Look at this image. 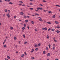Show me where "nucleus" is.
Returning <instances> with one entry per match:
<instances>
[{
  "instance_id": "nucleus-1",
  "label": "nucleus",
  "mask_w": 60,
  "mask_h": 60,
  "mask_svg": "<svg viewBox=\"0 0 60 60\" xmlns=\"http://www.w3.org/2000/svg\"><path fill=\"white\" fill-rule=\"evenodd\" d=\"M42 30H45V31H47V30L48 29H47L46 27H45V28H42Z\"/></svg>"
},
{
  "instance_id": "nucleus-2",
  "label": "nucleus",
  "mask_w": 60,
  "mask_h": 60,
  "mask_svg": "<svg viewBox=\"0 0 60 60\" xmlns=\"http://www.w3.org/2000/svg\"><path fill=\"white\" fill-rule=\"evenodd\" d=\"M56 32L57 33H59L60 32V31L59 30H57L56 31Z\"/></svg>"
},
{
  "instance_id": "nucleus-3",
  "label": "nucleus",
  "mask_w": 60,
  "mask_h": 60,
  "mask_svg": "<svg viewBox=\"0 0 60 60\" xmlns=\"http://www.w3.org/2000/svg\"><path fill=\"white\" fill-rule=\"evenodd\" d=\"M20 15H23L24 13L22 12H20Z\"/></svg>"
},
{
  "instance_id": "nucleus-4",
  "label": "nucleus",
  "mask_w": 60,
  "mask_h": 60,
  "mask_svg": "<svg viewBox=\"0 0 60 60\" xmlns=\"http://www.w3.org/2000/svg\"><path fill=\"white\" fill-rule=\"evenodd\" d=\"M35 15H34V16H36V15H37L38 16H39V14H37V13H35Z\"/></svg>"
},
{
  "instance_id": "nucleus-5",
  "label": "nucleus",
  "mask_w": 60,
  "mask_h": 60,
  "mask_svg": "<svg viewBox=\"0 0 60 60\" xmlns=\"http://www.w3.org/2000/svg\"><path fill=\"white\" fill-rule=\"evenodd\" d=\"M53 39L54 40V41H55V42H57V41L55 39V38L54 37V38Z\"/></svg>"
},
{
  "instance_id": "nucleus-6",
  "label": "nucleus",
  "mask_w": 60,
  "mask_h": 60,
  "mask_svg": "<svg viewBox=\"0 0 60 60\" xmlns=\"http://www.w3.org/2000/svg\"><path fill=\"white\" fill-rule=\"evenodd\" d=\"M55 22L56 24H59V22L57 21H55Z\"/></svg>"
},
{
  "instance_id": "nucleus-7",
  "label": "nucleus",
  "mask_w": 60,
  "mask_h": 60,
  "mask_svg": "<svg viewBox=\"0 0 60 60\" xmlns=\"http://www.w3.org/2000/svg\"><path fill=\"white\" fill-rule=\"evenodd\" d=\"M50 55V53H48L47 54V56H49Z\"/></svg>"
},
{
  "instance_id": "nucleus-8",
  "label": "nucleus",
  "mask_w": 60,
  "mask_h": 60,
  "mask_svg": "<svg viewBox=\"0 0 60 60\" xmlns=\"http://www.w3.org/2000/svg\"><path fill=\"white\" fill-rule=\"evenodd\" d=\"M10 29H11V30H13V27L12 26H11L10 27Z\"/></svg>"
},
{
  "instance_id": "nucleus-9",
  "label": "nucleus",
  "mask_w": 60,
  "mask_h": 60,
  "mask_svg": "<svg viewBox=\"0 0 60 60\" xmlns=\"http://www.w3.org/2000/svg\"><path fill=\"white\" fill-rule=\"evenodd\" d=\"M47 39H49V36L48 35H47Z\"/></svg>"
},
{
  "instance_id": "nucleus-10",
  "label": "nucleus",
  "mask_w": 60,
  "mask_h": 60,
  "mask_svg": "<svg viewBox=\"0 0 60 60\" xmlns=\"http://www.w3.org/2000/svg\"><path fill=\"white\" fill-rule=\"evenodd\" d=\"M7 57L8 58V59H10V56H7Z\"/></svg>"
},
{
  "instance_id": "nucleus-11",
  "label": "nucleus",
  "mask_w": 60,
  "mask_h": 60,
  "mask_svg": "<svg viewBox=\"0 0 60 60\" xmlns=\"http://www.w3.org/2000/svg\"><path fill=\"white\" fill-rule=\"evenodd\" d=\"M48 46H49V49H50V46H51V45H50V44H49Z\"/></svg>"
},
{
  "instance_id": "nucleus-12",
  "label": "nucleus",
  "mask_w": 60,
  "mask_h": 60,
  "mask_svg": "<svg viewBox=\"0 0 60 60\" xmlns=\"http://www.w3.org/2000/svg\"><path fill=\"white\" fill-rule=\"evenodd\" d=\"M25 21L26 23H27L28 22V20H25Z\"/></svg>"
},
{
  "instance_id": "nucleus-13",
  "label": "nucleus",
  "mask_w": 60,
  "mask_h": 60,
  "mask_svg": "<svg viewBox=\"0 0 60 60\" xmlns=\"http://www.w3.org/2000/svg\"><path fill=\"white\" fill-rule=\"evenodd\" d=\"M48 13L50 14V13H52V12L51 11H49L48 12Z\"/></svg>"
},
{
  "instance_id": "nucleus-14",
  "label": "nucleus",
  "mask_w": 60,
  "mask_h": 60,
  "mask_svg": "<svg viewBox=\"0 0 60 60\" xmlns=\"http://www.w3.org/2000/svg\"><path fill=\"white\" fill-rule=\"evenodd\" d=\"M35 48H36V47H38V45L37 44H36L35 45Z\"/></svg>"
},
{
  "instance_id": "nucleus-15",
  "label": "nucleus",
  "mask_w": 60,
  "mask_h": 60,
  "mask_svg": "<svg viewBox=\"0 0 60 60\" xmlns=\"http://www.w3.org/2000/svg\"><path fill=\"white\" fill-rule=\"evenodd\" d=\"M31 51L32 52H33L34 51V49H32Z\"/></svg>"
},
{
  "instance_id": "nucleus-16",
  "label": "nucleus",
  "mask_w": 60,
  "mask_h": 60,
  "mask_svg": "<svg viewBox=\"0 0 60 60\" xmlns=\"http://www.w3.org/2000/svg\"><path fill=\"white\" fill-rule=\"evenodd\" d=\"M38 48H36L35 49V50L36 51H38Z\"/></svg>"
},
{
  "instance_id": "nucleus-17",
  "label": "nucleus",
  "mask_w": 60,
  "mask_h": 60,
  "mask_svg": "<svg viewBox=\"0 0 60 60\" xmlns=\"http://www.w3.org/2000/svg\"><path fill=\"white\" fill-rule=\"evenodd\" d=\"M55 15H54L52 16V18H56V16H55Z\"/></svg>"
},
{
  "instance_id": "nucleus-18",
  "label": "nucleus",
  "mask_w": 60,
  "mask_h": 60,
  "mask_svg": "<svg viewBox=\"0 0 60 60\" xmlns=\"http://www.w3.org/2000/svg\"><path fill=\"white\" fill-rule=\"evenodd\" d=\"M39 21H41V22H42V21H43V20H42V19H39Z\"/></svg>"
},
{
  "instance_id": "nucleus-19",
  "label": "nucleus",
  "mask_w": 60,
  "mask_h": 60,
  "mask_svg": "<svg viewBox=\"0 0 60 60\" xmlns=\"http://www.w3.org/2000/svg\"><path fill=\"white\" fill-rule=\"evenodd\" d=\"M46 23L49 24H51V22H47Z\"/></svg>"
},
{
  "instance_id": "nucleus-20",
  "label": "nucleus",
  "mask_w": 60,
  "mask_h": 60,
  "mask_svg": "<svg viewBox=\"0 0 60 60\" xmlns=\"http://www.w3.org/2000/svg\"><path fill=\"white\" fill-rule=\"evenodd\" d=\"M48 49V47H46V50H49V49Z\"/></svg>"
},
{
  "instance_id": "nucleus-21",
  "label": "nucleus",
  "mask_w": 60,
  "mask_h": 60,
  "mask_svg": "<svg viewBox=\"0 0 60 60\" xmlns=\"http://www.w3.org/2000/svg\"><path fill=\"white\" fill-rule=\"evenodd\" d=\"M55 49V47L54 46H53L52 48V50H54V49Z\"/></svg>"
},
{
  "instance_id": "nucleus-22",
  "label": "nucleus",
  "mask_w": 60,
  "mask_h": 60,
  "mask_svg": "<svg viewBox=\"0 0 60 60\" xmlns=\"http://www.w3.org/2000/svg\"><path fill=\"white\" fill-rule=\"evenodd\" d=\"M14 40H17V38H16V37H14Z\"/></svg>"
},
{
  "instance_id": "nucleus-23",
  "label": "nucleus",
  "mask_w": 60,
  "mask_h": 60,
  "mask_svg": "<svg viewBox=\"0 0 60 60\" xmlns=\"http://www.w3.org/2000/svg\"><path fill=\"white\" fill-rule=\"evenodd\" d=\"M7 16L8 18H10V15H7Z\"/></svg>"
},
{
  "instance_id": "nucleus-24",
  "label": "nucleus",
  "mask_w": 60,
  "mask_h": 60,
  "mask_svg": "<svg viewBox=\"0 0 60 60\" xmlns=\"http://www.w3.org/2000/svg\"><path fill=\"white\" fill-rule=\"evenodd\" d=\"M23 17L24 18H26V15H23Z\"/></svg>"
},
{
  "instance_id": "nucleus-25",
  "label": "nucleus",
  "mask_w": 60,
  "mask_h": 60,
  "mask_svg": "<svg viewBox=\"0 0 60 60\" xmlns=\"http://www.w3.org/2000/svg\"><path fill=\"white\" fill-rule=\"evenodd\" d=\"M22 30H25V27H23L22 28Z\"/></svg>"
},
{
  "instance_id": "nucleus-26",
  "label": "nucleus",
  "mask_w": 60,
  "mask_h": 60,
  "mask_svg": "<svg viewBox=\"0 0 60 60\" xmlns=\"http://www.w3.org/2000/svg\"><path fill=\"white\" fill-rule=\"evenodd\" d=\"M9 4H13V3L11 2H10L9 3Z\"/></svg>"
},
{
  "instance_id": "nucleus-27",
  "label": "nucleus",
  "mask_w": 60,
  "mask_h": 60,
  "mask_svg": "<svg viewBox=\"0 0 60 60\" xmlns=\"http://www.w3.org/2000/svg\"><path fill=\"white\" fill-rule=\"evenodd\" d=\"M27 43V42L26 41L24 42V44H26V43Z\"/></svg>"
},
{
  "instance_id": "nucleus-28",
  "label": "nucleus",
  "mask_w": 60,
  "mask_h": 60,
  "mask_svg": "<svg viewBox=\"0 0 60 60\" xmlns=\"http://www.w3.org/2000/svg\"><path fill=\"white\" fill-rule=\"evenodd\" d=\"M4 11H5V12H7V9H5V10Z\"/></svg>"
},
{
  "instance_id": "nucleus-29",
  "label": "nucleus",
  "mask_w": 60,
  "mask_h": 60,
  "mask_svg": "<svg viewBox=\"0 0 60 60\" xmlns=\"http://www.w3.org/2000/svg\"><path fill=\"white\" fill-rule=\"evenodd\" d=\"M60 27L59 26H58L57 27V28H58V29H59V28H60Z\"/></svg>"
},
{
  "instance_id": "nucleus-30",
  "label": "nucleus",
  "mask_w": 60,
  "mask_h": 60,
  "mask_svg": "<svg viewBox=\"0 0 60 60\" xmlns=\"http://www.w3.org/2000/svg\"><path fill=\"white\" fill-rule=\"evenodd\" d=\"M34 21H31V23L32 24H34Z\"/></svg>"
},
{
  "instance_id": "nucleus-31",
  "label": "nucleus",
  "mask_w": 60,
  "mask_h": 60,
  "mask_svg": "<svg viewBox=\"0 0 60 60\" xmlns=\"http://www.w3.org/2000/svg\"><path fill=\"white\" fill-rule=\"evenodd\" d=\"M55 6H58V7H60V6L58 5H56Z\"/></svg>"
},
{
  "instance_id": "nucleus-32",
  "label": "nucleus",
  "mask_w": 60,
  "mask_h": 60,
  "mask_svg": "<svg viewBox=\"0 0 60 60\" xmlns=\"http://www.w3.org/2000/svg\"><path fill=\"white\" fill-rule=\"evenodd\" d=\"M30 5H33V4L32 3H30Z\"/></svg>"
},
{
  "instance_id": "nucleus-33",
  "label": "nucleus",
  "mask_w": 60,
  "mask_h": 60,
  "mask_svg": "<svg viewBox=\"0 0 60 60\" xmlns=\"http://www.w3.org/2000/svg\"><path fill=\"white\" fill-rule=\"evenodd\" d=\"M40 11H42V8H40Z\"/></svg>"
},
{
  "instance_id": "nucleus-34",
  "label": "nucleus",
  "mask_w": 60,
  "mask_h": 60,
  "mask_svg": "<svg viewBox=\"0 0 60 60\" xmlns=\"http://www.w3.org/2000/svg\"><path fill=\"white\" fill-rule=\"evenodd\" d=\"M51 28H49L48 29V31H49L50 30H51Z\"/></svg>"
},
{
  "instance_id": "nucleus-35",
  "label": "nucleus",
  "mask_w": 60,
  "mask_h": 60,
  "mask_svg": "<svg viewBox=\"0 0 60 60\" xmlns=\"http://www.w3.org/2000/svg\"><path fill=\"white\" fill-rule=\"evenodd\" d=\"M43 53L44 54H45V51H43Z\"/></svg>"
},
{
  "instance_id": "nucleus-36",
  "label": "nucleus",
  "mask_w": 60,
  "mask_h": 60,
  "mask_svg": "<svg viewBox=\"0 0 60 60\" xmlns=\"http://www.w3.org/2000/svg\"><path fill=\"white\" fill-rule=\"evenodd\" d=\"M24 56V54H22L21 56V57H23Z\"/></svg>"
},
{
  "instance_id": "nucleus-37",
  "label": "nucleus",
  "mask_w": 60,
  "mask_h": 60,
  "mask_svg": "<svg viewBox=\"0 0 60 60\" xmlns=\"http://www.w3.org/2000/svg\"><path fill=\"white\" fill-rule=\"evenodd\" d=\"M6 47V46L5 45H4V48H5Z\"/></svg>"
},
{
  "instance_id": "nucleus-38",
  "label": "nucleus",
  "mask_w": 60,
  "mask_h": 60,
  "mask_svg": "<svg viewBox=\"0 0 60 60\" xmlns=\"http://www.w3.org/2000/svg\"><path fill=\"white\" fill-rule=\"evenodd\" d=\"M19 3H23V2L21 1H19Z\"/></svg>"
},
{
  "instance_id": "nucleus-39",
  "label": "nucleus",
  "mask_w": 60,
  "mask_h": 60,
  "mask_svg": "<svg viewBox=\"0 0 60 60\" xmlns=\"http://www.w3.org/2000/svg\"><path fill=\"white\" fill-rule=\"evenodd\" d=\"M24 27H26V24L24 23Z\"/></svg>"
},
{
  "instance_id": "nucleus-40",
  "label": "nucleus",
  "mask_w": 60,
  "mask_h": 60,
  "mask_svg": "<svg viewBox=\"0 0 60 60\" xmlns=\"http://www.w3.org/2000/svg\"><path fill=\"white\" fill-rule=\"evenodd\" d=\"M24 54L25 55H26H26H27V54L26 53V52H24Z\"/></svg>"
},
{
  "instance_id": "nucleus-41",
  "label": "nucleus",
  "mask_w": 60,
  "mask_h": 60,
  "mask_svg": "<svg viewBox=\"0 0 60 60\" xmlns=\"http://www.w3.org/2000/svg\"><path fill=\"white\" fill-rule=\"evenodd\" d=\"M30 10H33L34 9V8H30Z\"/></svg>"
},
{
  "instance_id": "nucleus-42",
  "label": "nucleus",
  "mask_w": 60,
  "mask_h": 60,
  "mask_svg": "<svg viewBox=\"0 0 60 60\" xmlns=\"http://www.w3.org/2000/svg\"><path fill=\"white\" fill-rule=\"evenodd\" d=\"M42 2H45V3L46 2V1L45 0H43Z\"/></svg>"
},
{
  "instance_id": "nucleus-43",
  "label": "nucleus",
  "mask_w": 60,
  "mask_h": 60,
  "mask_svg": "<svg viewBox=\"0 0 60 60\" xmlns=\"http://www.w3.org/2000/svg\"><path fill=\"white\" fill-rule=\"evenodd\" d=\"M43 11L44 12H46V11H47V10H43Z\"/></svg>"
},
{
  "instance_id": "nucleus-44",
  "label": "nucleus",
  "mask_w": 60,
  "mask_h": 60,
  "mask_svg": "<svg viewBox=\"0 0 60 60\" xmlns=\"http://www.w3.org/2000/svg\"><path fill=\"white\" fill-rule=\"evenodd\" d=\"M37 10H39L40 9V8H37Z\"/></svg>"
},
{
  "instance_id": "nucleus-45",
  "label": "nucleus",
  "mask_w": 60,
  "mask_h": 60,
  "mask_svg": "<svg viewBox=\"0 0 60 60\" xmlns=\"http://www.w3.org/2000/svg\"><path fill=\"white\" fill-rule=\"evenodd\" d=\"M35 31H36V32H37V30H37V29H35Z\"/></svg>"
},
{
  "instance_id": "nucleus-46",
  "label": "nucleus",
  "mask_w": 60,
  "mask_h": 60,
  "mask_svg": "<svg viewBox=\"0 0 60 60\" xmlns=\"http://www.w3.org/2000/svg\"><path fill=\"white\" fill-rule=\"evenodd\" d=\"M32 59L33 60L34 59V57H31Z\"/></svg>"
},
{
  "instance_id": "nucleus-47",
  "label": "nucleus",
  "mask_w": 60,
  "mask_h": 60,
  "mask_svg": "<svg viewBox=\"0 0 60 60\" xmlns=\"http://www.w3.org/2000/svg\"><path fill=\"white\" fill-rule=\"evenodd\" d=\"M54 30H55V29H52L51 30V31H54Z\"/></svg>"
},
{
  "instance_id": "nucleus-48",
  "label": "nucleus",
  "mask_w": 60,
  "mask_h": 60,
  "mask_svg": "<svg viewBox=\"0 0 60 60\" xmlns=\"http://www.w3.org/2000/svg\"><path fill=\"white\" fill-rule=\"evenodd\" d=\"M41 45V44L39 43L38 44V46H40Z\"/></svg>"
},
{
  "instance_id": "nucleus-49",
  "label": "nucleus",
  "mask_w": 60,
  "mask_h": 60,
  "mask_svg": "<svg viewBox=\"0 0 60 60\" xmlns=\"http://www.w3.org/2000/svg\"><path fill=\"white\" fill-rule=\"evenodd\" d=\"M29 26H28L27 27V28H28V29H29Z\"/></svg>"
},
{
  "instance_id": "nucleus-50",
  "label": "nucleus",
  "mask_w": 60,
  "mask_h": 60,
  "mask_svg": "<svg viewBox=\"0 0 60 60\" xmlns=\"http://www.w3.org/2000/svg\"><path fill=\"white\" fill-rule=\"evenodd\" d=\"M3 17H5V14H4L3 15Z\"/></svg>"
},
{
  "instance_id": "nucleus-51",
  "label": "nucleus",
  "mask_w": 60,
  "mask_h": 60,
  "mask_svg": "<svg viewBox=\"0 0 60 60\" xmlns=\"http://www.w3.org/2000/svg\"><path fill=\"white\" fill-rule=\"evenodd\" d=\"M19 6H20V5H22V4H19Z\"/></svg>"
},
{
  "instance_id": "nucleus-52",
  "label": "nucleus",
  "mask_w": 60,
  "mask_h": 60,
  "mask_svg": "<svg viewBox=\"0 0 60 60\" xmlns=\"http://www.w3.org/2000/svg\"><path fill=\"white\" fill-rule=\"evenodd\" d=\"M23 37H24V38H25L26 37H25V34H23Z\"/></svg>"
},
{
  "instance_id": "nucleus-53",
  "label": "nucleus",
  "mask_w": 60,
  "mask_h": 60,
  "mask_svg": "<svg viewBox=\"0 0 60 60\" xmlns=\"http://www.w3.org/2000/svg\"><path fill=\"white\" fill-rule=\"evenodd\" d=\"M27 17L28 18H30V17H29V16H27Z\"/></svg>"
},
{
  "instance_id": "nucleus-54",
  "label": "nucleus",
  "mask_w": 60,
  "mask_h": 60,
  "mask_svg": "<svg viewBox=\"0 0 60 60\" xmlns=\"http://www.w3.org/2000/svg\"><path fill=\"white\" fill-rule=\"evenodd\" d=\"M39 18L40 19H41V17H38V19H39Z\"/></svg>"
},
{
  "instance_id": "nucleus-55",
  "label": "nucleus",
  "mask_w": 60,
  "mask_h": 60,
  "mask_svg": "<svg viewBox=\"0 0 60 60\" xmlns=\"http://www.w3.org/2000/svg\"><path fill=\"white\" fill-rule=\"evenodd\" d=\"M30 1L31 2H32V1H34V0H30Z\"/></svg>"
},
{
  "instance_id": "nucleus-56",
  "label": "nucleus",
  "mask_w": 60,
  "mask_h": 60,
  "mask_svg": "<svg viewBox=\"0 0 60 60\" xmlns=\"http://www.w3.org/2000/svg\"><path fill=\"white\" fill-rule=\"evenodd\" d=\"M5 41H4L3 43V44H4V43H5Z\"/></svg>"
},
{
  "instance_id": "nucleus-57",
  "label": "nucleus",
  "mask_w": 60,
  "mask_h": 60,
  "mask_svg": "<svg viewBox=\"0 0 60 60\" xmlns=\"http://www.w3.org/2000/svg\"><path fill=\"white\" fill-rule=\"evenodd\" d=\"M18 42L19 43V44H20V41H19Z\"/></svg>"
},
{
  "instance_id": "nucleus-58",
  "label": "nucleus",
  "mask_w": 60,
  "mask_h": 60,
  "mask_svg": "<svg viewBox=\"0 0 60 60\" xmlns=\"http://www.w3.org/2000/svg\"><path fill=\"white\" fill-rule=\"evenodd\" d=\"M1 2V3H2L3 2H2V1L1 0H0V3Z\"/></svg>"
},
{
  "instance_id": "nucleus-59",
  "label": "nucleus",
  "mask_w": 60,
  "mask_h": 60,
  "mask_svg": "<svg viewBox=\"0 0 60 60\" xmlns=\"http://www.w3.org/2000/svg\"><path fill=\"white\" fill-rule=\"evenodd\" d=\"M8 10V12H11V11H10V10Z\"/></svg>"
},
{
  "instance_id": "nucleus-60",
  "label": "nucleus",
  "mask_w": 60,
  "mask_h": 60,
  "mask_svg": "<svg viewBox=\"0 0 60 60\" xmlns=\"http://www.w3.org/2000/svg\"><path fill=\"white\" fill-rule=\"evenodd\" d=\"M40 5H41V6H43V5H42V4H40Z\"/></svg>"
},
{
  "instance_id": "nucleus-61",
  "label": "nucleus",
  "mask_w": 60,
  "mask_h": 60,
  "mask_svg": "<svg viewBox=\"0 0 60 60\" xmlns=\"http://www.w3.org/2000/svg\"><path fill=\"white\" fill-rule=\"evenodd\" d=\"M35 11H38V10H35Z\"/></svg>"
},
{
  "instance_id": "nucleus-62",
  "label": "nucleus",
  "mask_w": 60,
  "mask_h": 60,
  "mask_svg": "<svg viewBox=\"0 0 60 60\" xmlns=\"http://www.w3.org/2000/svg\"><path fill=\"white\" fill-rule=\"evenodd\" d=\"M31 16H33V17H34V15H32Z\"/></svg>"
},
{
  "instance_id": "nucleus-63",
  "label": "nucleus",
  "mask_w": 60,
  "mask_h": 60,
  "mask_svg": "<svg viewBox=\"0 0 60 60\" xmlns=\"http://www.w3.org/2000/svg\"><path fill=\"white\" fill-rule=\"evenodd\" d=\"M55 60H58V59L56 58V59Z\"/></svg>"
},
{
  "instance_id": "nucleus-64",
  "label": "nucleus",
  "mask_w": 60,
  "mask_h": 60,
  "mask_svg": "<svg viewBox=\"0 0 60 60\" xmlns=\"http://www.w3.org/2000/svg\"><path fill=\"white\" fill-rule=\"evenodd\" d=\"M10 0H7L8 2H10Z\"/></svg>"
}]
</instances>
